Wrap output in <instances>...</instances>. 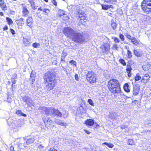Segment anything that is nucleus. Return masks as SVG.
<instances>
[{"label":"nucleus","instance_id":"1","mask_svg":"<svg viewBox=\"0 0 151 151\" xmlns=\"http://www.w3.org/2000/svg\"><path fill=\"white\" fill-rule=\"evenodd\" d=\"M47 90L50 91L55 86L56 82L55 77L54 75L50 71H47L44 74L43 77Z\"/></svg>","mask_w":151,"mask_h":151},{"label":"nucleus","instance_id":"2","mask_svg":"<svg viewBox=\"0 0 151 151\" xmlns=\"http://www.w3.org/2000/svg\"><path fill=\"white\" fill-rule=\"evenodd\" d=\"M108 87L109 91L114 94H119L121 92L120 83L116 79H111L108 83Z\"/></svg>","mask_w":151,"mask_h":151},{"label":"nucleus","instance_id":"3","mask_svg":"<svg viewBox=\"0 0 151 151\" xmlns=\"http://www.w3.org/2000/svg\"><path fill=\"white\" fill-rule=\"evenodd\" d=\"M71 39L74 42L80 44L83 43L85 40L83 32L78 30H76Z\"/></svg>","mask_w":151,"mask_h":151},{"label":"nucleus","instance_id":"4","mask_svg":"<svg viewBox=\"0 0 151 151\" xmlns=\"http://www.w3.org/2000/svg\"><path fill=\"white\" fill-rule=\"evenodd\" d=\"M141 7L144 13L151 14V0H143Z\"/></svg>","mask_w":151,"mask_h":151},{"label":"nucleus","instance_id":"5","mask_svg":"<svg viewBox=\"0 0 151 151\" xmlns=\"http://www.w3.org/2000/svg\"><path fill=\"white\" fill-rule=\"evenodd\" d=\"M86 78L88 81L91 83H93L96 82L97 76L96 74L94 72L91 71H88L86 74Z\"/></svg>","mask_w":151,"mask_h":151},{"label":"nucleus","instance_id":"6","mask_svg":"<svg viewBox=\"0 0 151 151\" xmlns=\"http://www.w3.org/2000/svg\"><path fill=\"white\" fill-rule=\"evenodd\" d=\"M76 30L69 27H65L63 30L64 35L70 39H71Z\"/></svg>","mask_w":151,"mask_h":151},{"label":"nucleus","instance_id":"7","mask_svg":"<svg viewBox=\"0 0 151 151\" xmlns=\"http://www.w3.org/2000/svg\"><path fill=\"white\" fill-rule=\"evenodd\" d=\"M22 100L27 105L28 107H30L31 106H33L34 102L31 98L28 96L25 95L22 97Z\"/></svg>","mask_w":151,"mask_h":151},{"label":"nucleus","instance_id":"8","mask_svg":"<svg viewBox=\"0 0 151 151\" xmlns=\"http://www.w3.org/2000/svg\"><path fill=\"white\" fill-rule=\"evenodd\" d=\"M62 114L58 109L51 108L49 115L61 117Z\"/></svg>","mask_w":151,"mask_h":151},{"label":"nucleus","instance_id":"9","mask_svg":"<svg viewBox=\"0 0 151 151\" xmlns=\"http://www.w3.org/2000/svg\"><path fill=\"white\" fill-rule=\"evenodd\" d=\"M140 90V86L139 84H136L133 87V94L134 95H138Z\"/></svg>","mask_w":151,"mask_h":151},{"label":"nucleus","instance_id":"10","mask_svg":"<svg viewBox=\"0 0 151 151\" xmlns=\"http://www.w3.org/2000/svg\"><path fill=\"white\" fill-rule=\"evenodd\" d=\"M110 49V45L108 43L104 44L102 48V52L103 53H108Z\"/></svg>","mask_w":151,"mask_h":151},{"label":"nucleus","instance_id":"11","mask_svg":"<svg viewBox=\"0 0 151 151\" xmlns=\"http://www.w3.org/2000/svg\"><path fill=\"white\" fill-rule=\"evenodd\" d=\"M84 124L88 127L91 126L95 124H96V122L93 119H89L86 120L84 122Z\"/></svg>","mask_w":151,"mask_h":151},{"label":"nucleus","instance_id":"12","mask_svg":"<svg viewBox=\"0 0 151 151\" xmlns=\"http://www.w3.org/2000/svg\"><path fill=\"white\" fill-rule=\"evenodd\" d=\"M51 108H47L45 106H40L39 109L43 111V112L45 113L47 115H49Z\"/></svg>","mask_w":151,"mask_h":151},{"label":"nucleus","instance_id":"13","mask_svg":"<svg viewBox=\"0 0 151 151\" xmlns=\"http://www.w3.org/2000/svg\"><path fill=\"white\" fill-rule=\"evenodd\" d=\"M132 68L131 66L129 65H127L126 66V71L127 73L128 76L130 78L132 75V73L131 72L132 70Z\"/></svg>","mask_w":151,"mask_h":151},{"label":"nucleus","instance_id":"14","mask_svg":"<svg viewBox=\"0 0 151 151\" xmlns=\"http://www.w3.org/2000/svg\"><path fill=\"white\" fill-rule=\"evenodd\" d=\"M56 124L62 126H65L67 123L65 122H63V120L59 119H56L55 121Z\"/></svg>","mask_w":151,"mask_h":151},{"label":"nucleus","instance_id":"15","mask_svg":"<svg viewBox=\"0 0 151 151\" xmlns=\"http://www.w3.org/2000/svg\"><path fill=\"white\" fill-rule=\"evenodd\" d=\"M0 6L4 10H5L7 9L6 4L4 2L3 0H0Z\"/></svg>","mask_w":151,"mask_h":151},{"label":"nucleus","instance_id":"16","mask_svg":"<svg viewBox=\"0 0 151 151\" xmlns=\"http://www.w3.org/2000/svg\"><path fill=\"white\" fill-rule=\"evenodd\" d=\"M26 22L27 23V26L30 27L33 23V20L31 17H29L27 18Z\"/></svg>","mask_w":151,"mask_h":151},{"label":"nucleus","instance_id":"17","mask_svg":"<svg viewBox=\"0 0 151 151\" xmlns=\"http://www.w3.org/2000/svg\"><path fill=\"white\" fill-rule=\"evenodd\" d=\"M24 19L23 18H21L17 20L16 22L17 25L19 26H21L24 24Z\"/></svg>","mask_w":151,"mask_h":151},{"label":"nucleus","instance_id":"18","mask_svg":"<svg viewBox=\"0 0 151 151\" xmlns=\"http://www.w3.org/2000/svg\"><path fill=\"white\" fill-rule=\"evenodd\" d=\"M133 52L134 54L137 57H139L142 56V53L138 50H134Z\"/></svg>","mask_w":151,"mask_h":151},{"label":"nucleus","instance_id":"19","mask_svg":"<svg viewBox=\"0 0 151 151\" xmlns=\"http://www.w3.org/2000/svg\"><path fill=\"white\" fill-rule=\"evenodd\" d=\"M29 12L27 8L24 6L23 8L22 13L23 16L27 17L28 16Z\"/></svg>","mask_w":151,"mask_h":151},{"label":"nucleus","instance_id":"20","mask_svg":"<svg viewBox=\"0 0 151 151\" xmlns=\"http://www.w3.org/2000/svg\"><path fill=\"white\" fill-rule=\"evenodd\" d=\"M102 7V9L107 10L113 7L112 5H104L103 4H100Z\"/></svg>","mask_w":151,"mask_h":151},{"label":"nucleus","instance_id":"21","mask_svg":"<svg viewBox=\"0 0 151 151\" xmlns=\"http://www.w3.org/2000/svg\"><path fill=\"white\" fill-rule=\"evenodd\" d=\"M123 88L124 91L127 92H130V87L128 83H125L124 85Z\"/></svg>","mask_w":151,"mask_h":151},{"label":"nucleus","instance_id":"22","mask_svg":"<svg viewBox=\"0 0 151 151\" xmlns=\"http://www.w3.org/2000/svg\"><path fill=\"white\" fill-rule=\"evenodd\" d=\"M36 73L34 70H32L30 75V78L29 81H32L35 79Z\"/></svg>","mask_w":151,"mask_h":151},{"label":"nucleus","instance_id":"23","mask_svg":"<svg viewBox=\"0 0 151 151\" xmlns=\"http://www.w3.org/2000/svg\"><path fill=\"white\" fill-rule=\"evenodd\" d=\"M35 140V139L33 137H31L28 139L26 141V144L27 145L31 144L34 142Z\"/></svg>","mask_w":151,"mask_h":151},{"label":"nucleus","instance_id":"24","mask_svg":"<svg viewBox=\"0 0 151 151\" xmlns=\"http://www.w3.org/2000/svg\"><path fill=\"white\" fill-rule=\"evenodd\" d=\"M131 41L132 43L135 45H137L139 43V41L134 37H133Z\"/></svg>","mask_w":151,"mask_h":151},{"label":"nucleus","instance_id":"25","mask_svg":"<svg viewBox=\"0 0 151 151\" xmlns=\"http://www.w3.org/2000/svg\"><path fill=\"white\" fill-rule=\"evenodd\" d=\"M111 28L114 30L116 29L117 26V24L113 20H111Z\"/></svg>","mask_w":151,"mask_h":151},{"label":"nucleus","instance_id":"26","mask_svg":"<svg viewBox=\"0 0 151 151\" xmlns=\"http://www.w3.org/2000/svg\"><path fill=\"white\" fill-rule=\"evenodd\" d=\"M142 68L145 71H147L149 70L150 68V65L149 64L143 65L142 66Z\"/></svg>","mask_w":151,"mask_h":151},{"label":"nucleus","instance_id":"27","mask_svg":"<svg viewBox=\"0 0 151 151\" xmlns=\"http://www.w3.org/2000/svg\"><path fill=\"white\" fill-rule=\"evenodd\" d=\"M150 78L149 75L148 74H146L144 76H142V80H145L146 81V82H147V81Z\"/></svg>","mask_w":151,"mask_h":151},{"label":"nucleus","instance_id":"28","mask_svg":"<svg viewBox=\"0 0 151 151\" xmlns=\"http://www.w3.org/2000/svg\"><path fill=\"white\" fill-rule=\"evenodd\" d=\"M58 14L60 16V18L61 16H65L66 14L65 12L62 10H59L58 12Z\"/></svg>","mask_w":151,"mask_h":151},{"label":"nucleus","instance_id":"29","mask_svg":"<svg viewBox=\"0 0 151 151\" xmlns=\"http://www.w3.org/2000/svg\"><path fill=\"white\" fill-rule=\"evenodd\" d=\"M16 113L17 114L20 116H23L24 117H26V115L23 114L20 110H17Z\"/></svg>","mask_w":151,"mask_h":151},{"label":"nucleus","instance_id":"30","mask_svg":"<svg viewBox=\"0 0 151 151\" xmlns=\"http://www.w3.org/2000/svg\"><path fill=\"white\" fill-rule=\"evenodd\" d=\"M112 39L114 40V42L115 43H119L120 42L119 39L116 37H112Z\"/></svg>","mask_w":151,"mask_h":151},{"label":"nucleus","instance_id":"31","mask_svg":"<svg viewBox=\"0 0 151 151\" xmlns=\"http://www.w3.org/2000/svg\"><path fill=\"white\" fill-rule=\"evenodd\" d=\"M103 145H106L108 147L112 148L114 147V145L113 144L111 143H109L106 142H104L103 144Z\"/></svg>","mask_w":151,"mask_h":151},{"label":"nucleus","instance_id":"32","mask_svg":"<svg viewBox=\"0 0 151 151\" xmlns=\"http://www.w3.org/2000/svg\"><path fill=\"white\" fill-rule=\"evenodd\" d=\"M141 78V77L140 76L139 73H137L136 76L134 77L135 81H138Z\"/></svg>","mask_w":151,"mask_h":151},{"label":"nucleus","instance_id":"33","mask_svg":"<svg viewBox=\"0 0 151 151\" xmlns=\"http://www.w3.org/2000/svg\"><path fill=\"white\" fill-rule=\"evenodd\" d=\"M6 19L8 24L9 25L11 24H12L13 23V21L12 19L10 18L7 17L6 18Z\"/></svg>","mask_w":151,"mask_h":151},{"label":"nucleus","instance_id":"34","mask_svg":"<svg viewBox=\"0 0 151 151\" xmlns=\"http://www.w3.org/2000/svg\"><path fill=\"white\" fill-rule=\"evenodd\" d=\"M119 61L120 63L124 66H125L126 65V63L124 59L121 58L119 59Z\"/></svg>","mask_w":151,"mask_h":151},{"label":"nucleus","instance_id":"35","mask_svg":"<svg viewBox=\"0 0 151 151\" xmlns=\"http://www.w3.org/2000/svg\"><path fill=\"white\" fill-rule=\"evenodd\" d=\"M60 18L64 20H68L70 18L69 16H66V15L65 16L63 15V16H61Z\"/></svg>","mask_w":151,"mask_h":151},{"label":"nucleus","instance_id":"36","mask_svg":"<svg viewBox=\"0 0 151 151\" xmlns=\"http://www.w3.org/2000/svg\"><path fill=\"white\" fill-rule=\"evenodd\" d=\"M127 54L128 57L129 58H130L132 57V53L130 50H127Z\"/></svg>","mask_w":151,"mask_h":151},{"label":"nucleus","instance_id":"37","mask_svg":"<svg viewBox=\"0 0 151 151\" xmlns=\"http://www.w3.org/2000/svg\"><path fill=\"white\" fill-rule=\"evenodd\" d=\"M42 12L44 13L45 14L47 15L50 12V10L48 9H44Z\"/></svg>","mask_w":151,"mask_h":151},{"label":"nucleus","instance_id":"38","mask_svg":"<svg viewBox=\"0 0 151 151\" xmlns=\"http://www.w3.org/2000/svg\"><path fill=\"white\" fill-rule=\"evenodd\" d=\"M134 141L132 139H129L128 140V144L130 145H134Z\"/></svg>","mask_w":151,"mask_h":151},{"label":"nucleus","instance_id":"39","mask_svg":"<svg viewBox=\"0 0 151 151\" xmlns=\"http://www.w3.org/2000/svg\"><path fill=\"white\" fill-rule=\"evenodd\" d=\"M67 54L68 53L65 50H63L61 54V56H63V57H65L67 55Z\"/></svg>","mask_w":151,"mask_h":151},{"label":"nucleus","instance_id":"40","mask_svg":"<svg viewBox=\"0 0 151 151\" xmlns=\"http://www.w3.org/2000/svg\"><path fill=\"white\" fill-rule=\"evenodd\" d=\"M44 147L41 144L39 145L38 147V149L41 151L44 150Z\"/></svg>","mask_w":151,"mask_h":151},{"label":"nucleus","instance_id":"41","mask_svg":"<svg viewBox=\"0 0 151 151\" xmlns=\"http://www.w3.org/2000/svg\"><path fill=\"white\" fill-rule=\"evenodd\" d=\"M119 37L122 41H123L125 40V38L123 34H120L119 35Z\"/></svg>","mask_w":151,"mask_h":151},{"label":"nucleus","instance_id":"42","mask_svg":"<svg viewBox=\"0 0 151 151\" xmlns=\"http://www.w3.org/2000/svg\"><path fill=\"white\" fill-rule=\"evenodd\" d=\"M69 63L71 65H75V66H76V62L73 60H70L69 62Z\"/></svg>","mask_w":151,"mask_h":151},{"label":"nucleus","instance_id":"43","mask_svg":"<svg viewBox=\"0 0 151 151\" xmlns=\"http://www.w3.org/2000/svg\"><path fill=\"white\" fill-rule=\"evenodd\" d=\"M88 101L90 105L93 106H94V104L93 103V101L91 99H88Z\"/></svg>","mask_w":151,"mask_h":151},{"label":"nucleus","instance_id":"44","mask_svg":"<svg viewBox=\"0 0 151 151\" xmlns=\"http://www.w3.org/2000/svg\"><path fill=\"white\" fill-rule=\"evenodd\" d=\"M40 45V44L37 42L33 43L32 45V46L35 48H37V47H39Z\"/></svg>","mask_w":151,"mask_h":151},{"label":"nucleus","instance_id":"45","mask_svg":"<svg viewBox=\"0 0 151 151\" xmlns=\"http://www.w3.org/2000/svg\"><path fill=\"white\" fill-rule=\"evenodd\" d=\"M7 122L8 124L9 125L13 123V120L12 119L9 118L7 120Z\"/></svg>","mask_w":151,"mask_h":151},{"label":"nucleus","instance_id":"46","mask_svg":"<svg viewBox=\"0 0 151 151\" xmlns=\"http://www.w3.org/2000/svg\"><path fill=\"white\" fill-rule=\"evenodd\" d=\"M32 81H30V84H31V86L32 88H34L35 86L34 85V82L35 81V79L34 80H32ZM35 89V88H34Z\"/></svg>","mask_w":151,"mask_h":151},{"label":"nucleus","instance_id":"47","mask_svg":"<svg viewBox=\"0 0 151 151\" xmlns=\"http://www.w3.org/2000/svg\"><path fill=\"white\" fill-rule=\"evenodd\" d=\"M113 49L115 50H118V47L117 45L114 44L112 46Z\"/></svg>","mask_w":151,"mask_h":151},{"label":"nucleus","instance_id":"48","mask_svg":"<svg viewBox=\"0 0 151 151\" xmlns=\"http://www.w3.org/2000/svg\"><path fill=\"white\" fill-rule=\"evenodd\" d=\"M126 36L127 39L130 40H131L132 39L133 37L129 35L128 34H127Z\"/></svg>","mask_w":151,"mask_h":151},{"label":"nucleus","instance_id":"49","mask_svg":"<svg viewBox=\"0 0 151 151\" xmlns=\"http://www.w3.org/2000/svg\"><path fill=\"white\" fill-rule=\"evenodd\" d=\"M78 13L79 14V15H80V16H85V13L83 11H79L78 12Z\"/></svg>","mask_w":151,"mask_h":151},{"label":"nucleus","instance_id":"50","mask_svg":"<svg viewBox=\"0 0 151 151\" xmlns=\"http://www.w3.org/2000/svg\"><path fill=\"white\" fill-rule=\"evenodd\" d=\"M13 78L14 79H17V75L16 73L14 74L12 76L11 78Z\"/></svg>","mask_w":151,"mask_h":151},{"label":"nucleus","instance_id":"51","mask_svg":"<svg viewBox=\"0 0 151 151\" xmlns=\"http://www.w3.org/2000/svg\"><path fill=\"white\" fill-rule=\"evenodd\" d=\"M61 67L63 69V70L67 74L68 73V72L67 71L66 68H65V67L63 66L62 65H61Z\"/></svg>","mask_w":151,"mask_h":151},{"label":"nucleus","instance_id":"52","mask_svg":"<svg viewBox=\"0 0 151 151\" xmlns=\"http://www.w3.org/2000/svg\"><path fill=\"white\" fill-rule=\"evenodd\" d=\"M10 31L13 35L15 34V31L12 29L10 28Z\"/></svg>","mask_w":151,"mask_h":151},{"label":"nucleus","instance_id":"53","mask_svg":"<svg viewBox=\"0 0 151 151\" xmlns=\"http://www.w3.org/2000/svg\"><path fill=\"white\" fill-rule=\"evenodd\" d=\"M11 80L12 83L13 84H15L16 83L17 80L16 79H14L13 78H11Z\"/></svg>","mask_w":151,"mask_h":151},{"label":"nucleus","instance_id":"54","mask_svg":"<svg viewBox=\"0 0 151 151\" xmlns=\"http://www.w3.org/2000/svg\"><path fill=\"white\" fill-rule=\"evenodd\" d=\"M120 128L122 129H125L127 127V125H122L120 126Z\"/></svg>","mask_w":151,"mask_h":151},{"label":"nucleus","instance_id":"55","mask_svg":"<svg viewBox=\"0 0 151 151\" xmlns=\"http://www.w3.org/2000/svg\"><path fill=\"white\" fill-rule=\"evenodd\" d=\"M79 17L81 19L80 20L81 21L82 20H84L85 19V17H84V16H80V15H79ZM81 22H82V21H81Z\"/></svg>","mask_w":151,"mask_h":151},{"label":"nucleus","instance_id":"56","mask_svg":"<svg viewBox=\"0 0 151 151\" xmlns=\"http://www.w3.org/2000/svg\"><path fill=\"white\" fill-rule=\"evenodd\" d=\"M52 3L55 6H57V2L55 0H52Z\"/></svg>","mask_w":151,"mask_h":151},{"label":"nucleus","instance_id":"57","mask_svg":"<svg viewBox=\"0 0 151 151\" xmlns=\"http://www.w3.org/2000/svg\"><path fill=\"white\" fill-rule=\"evenodd\" d=\"M75 78L76 80L77 81H79V78L78 75L77 74H76L75 75Z\"/></svg>","mask_w":151,"mask_h":151},{"label":"nucleus","instance_id":"58","mask_svg":"<svg viewBox=\"0 0 151 151\" xmlns=\"http://www.w3.org/2000/svg\"><path fill=\"white\" fill-rule=\"evenodd\" d=\"M7 101L8 102H10L12 101V99L10 97H9V95H8V98L7 99Z\"/></svg>","mask_w":151,"mask_h":151},{"label":"nucleus","instance_id":"59","mask_svg":"<svg viewBox=\"0 0 151 151\" xmlns=\"http://www.w3.org/2000/svg\"><path fill=\"white\" fill-rule=\"evenodd\" d=\"M63 116L64 118H66L68 117V113H66L65 114H63Z\"/></svg>","mask_w":151,"mask_h":151},{"label":"nucleus","instance_id":"60","mask_svg":"<svg viewBox=\"0 0 151 151\" xmlns=\"http://www.w3.org/2000/svg\"><path fill=\"white\" fill-rule=\"evenodd\" d=\"M49 151H58L55 149L54 148L52 147L50 149Z\"/></svg>","mask_w":151,"mask_h":151},{"label":"nucleus","instance_id":"61","mask_svg":"<svg viewBox=\"0 0 151 151\" xmlns=\"http://www.w3.org/2000/svg\"><path fill=\"white\" fill-rule=\"evenodd\" d=\"M8 29V27L6 25L4 27V28H3V30L4 31L7 30Z\"/></svg>","mask_w":151,"mask_h":151},{"label":"nucleus","instance_id":"62","mask_svg":"<svg viewBox=\"0 0 151 151\" xmlns=\"http://www.w3.org/2000/svg\"><path fill=\"white\" fill-rule=\"evenodd\" d=\"M84 131L87 134H90L91 133L90 132L88 131L86 129H84Z\"/></svg>","mask_w":151,"mask_h":151},{"label":"nucleus","instance_id":"63","mask_svg":"<svg viewBox=\"0 0 151 151\" xmlns=\"http://www.w3.org/2000/svg\"><path fill=\"white\" fill-rule=\"evenodd\" d=\"M47 117H46L45 119H43V121L44 122L45 124V122H47V119H46Z\"/></svg>","mask_w":151,"mask_h":151},{"label":"nucleus","instance_id":"64","mask_svg":"<svg viewBox=\"0 0 151 151\" xmlns=\"http://www.w3.org/2000/svg\"><path fill=\"white\" fill-rule=\"evenodd\" d=\"M10 151H14V147L13 146H11L10 148Z\"/></svg>","mask_w":151,"mask_h":151}]
</instances>
